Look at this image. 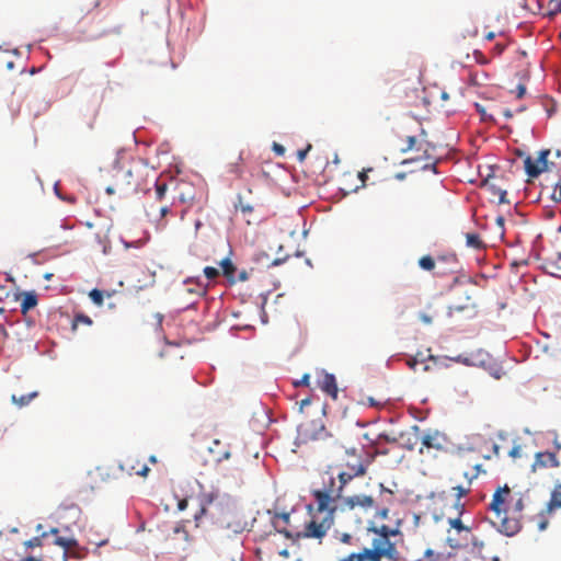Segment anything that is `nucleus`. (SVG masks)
I'll return each instance as SVG.
<instances>
[{"instance_id":"4be33fe9","label":"nucleus","mask_w":561,"mask_h":561,"mask_svg":"<svg viewBox=\"0 0 561 561\" xmlns=\"http://www.w3.org/2000/svg\"><path fill=\"white\" fill-rule=\"evenodd\" d=\"M419 266L424 271L432 272L436 266V262L431 255H424L419 259Z\"/></svg>"},{"instance_id":"de8ad7c7","label":"nucleus","mask_w":561,"mask_h":561,"mask_svg":"<svg viewBox=\"0 0 561 561\" xmlns=\"http://www.w3.org/2000/svg\"><path fill=\"white\" fill-rule=\"evenodd\" d=\"M310 402H311V401H310V399H309V398L302 399V400L300 401V403H299V404H300V407H299V411H300V412H302L304 408H305V407H307V405H309V404H310Z\"/></svg>"},{"instance_id":"2eb2a0df","label":"nucleus","mask_w":561,"mask_h":561,"mask_svg":"<svg viewBox=\"0 0 561 561\" xmlns=\"http://www.w3.org/2000/svg\"><path fill=\"white\" fill-rule=\"evenodd\" d=\"M347 504L352 508H355L356 506L363 507L365 510L374 508L375 507V501L369 495H354V496H351L347 500Z\"/></svg>"},{"instance_id":"2f4dec72","label":"nucleus","mask_w":561,"mask_h":561,"mask_svg":"<svg viewBox=\"0 0 561 561\" xmlns=\"http://www.w3.org/2000/svg\"><path fill=\"white\" fill-rule=\"evenodd\" d=\"M405 146L401 148L402 152L410 151L415 148L416 138L414 136H408L404 139Z\"/></svg>"},{"instance_id":"79ce46f5","label":"nucleus","mask_w":561,"mask_h":561,"mask_svg":"<svg viewBox=\"0 0 561 561\" xmlns=\"http://www.w3.org/2000/svg\"><path fill=\"white\" fill-rule=\"evenodd\" d=\"M389 514V510L387 507H382L377 511L376 515L382 519L387 518Z\"/></svg>"},{"instance_id":"bb28decb","label":"nucleus","mask_w":561,"mask_h":561,"mask_svg":"<svg viewBox=\"0 0 561 561\" xmlns=\"http://www.w3.org/2000/svg\"><path fill=\"white\" fill-rule=\"evenodd\" d=\"M220 265L222 267L224 274L227 277H232L233 276L236 268H234L232 262L229 259H224L220 262Z\"/></svg>"},{"instance_id":"e433bc0d","label":"nucleus","mask_w":561,"mask_h":561,"mask_svg":"<svg viewBox=\"0 0 561 561\" xmlns=\"http://www.w3.org/2000/svg\"><path fill=\"white\" fill-rule=\"evenodd\" d=\"M549 7L551 9V13L561 12V0H549Z\"/></svg>"},{"instance_id":"72a5a7b5","label":"nucleus","mask_w":561,"mask_h":561,"mask_svg":"<svg viewBox=\"0 0 561 561\" xmlns=\"http://www.w3.org/2000/svg\"><path fill=\"white\" fill-rule=\"evenodd\" d=\"M492 192L494 195H497L499 196V203L500 204H505V203H510L507 199H506V191L505 190H501V188H496L494 185H492Z\"/></svg>"},{"instance_id":"473e14b6","label":"nucleus","mask_w":561,"mask_h":561,"mask_svg":"<svg viewBox=\"0 0 561 561\" xmlns=\"http://www.w3.org/2000/svg\"><path fill=\"white\" fill-rule=\"evenodd\" d=\"M47 533L42 534L41 537H34L24 542L26 548H35L42 546V538L46 537Z\"/></svg>"},{"instance_id":"f3484780","label":"nucleus","mask_w":561,"mask_h":561,"mask_svg":"<svg viewBox=\"0 0 561 561\" xmlns=\"http://www.w3.org/2000/svg\"><path fill=\"white\" fill-rule=\"evenodd\" d=\"M185 284L188 285L186 288L187 293L197 295L199 297L205 296L207 293V285H204L199 280H193L191 278L185 280Z\"/></svg>"},{"instance_id":"c9c22d12","label":"nucleus","mask_w":561,"mask_h":561,"mask_svg":"<svg viewBox=\"0 0 561 561\" xmlns=\"http://www.w3.org/2000/svg\"><path fill=\"white\" fill-rule=\"evenodd\" d=\"M204 274H205V276H206L208 279L213 280V279H215V278L219 275V272H218V270H217L216 267H213V266H206V267L204 268Z\"/></svg>"},{"instance_id":"f8f14e48","label":"nucleus","mask_w":561,"mask_h":561,"mask_svg":"<svg viewBox=\"0 0 561 561\" xmlns=\"http://www.w3.org/2000/svg\"><path fill=\"white\" fill-rule=\"evenodd\" d=\"M447 445V438L445 435L434 432L425 434L422 437V447L420 453H423V449H435V450H445Z\"/></svg>"},{"instance_id":"774afa93","label":"nucleus","mask_w":561,"mask_h":561,"mask_svg":"<svg viewBox=\"0 0 561 561\" xmlns=\"http://www.w3.org/2000/svg\"><path fill=\"white\" fill-rule=\"evenodd\" d=\"M51 276H53V274H50V273H47L44 275L45 279H48V280L51 278Z\"/></svg>"},{"instance_id":"b1692460","label":"nucleus","mask_w":561,"mask_h":561,"mask_svg":"<svg viewBox=\"0 0 561 561\" xmlns=\"http://www.w3.org/2000/svg\"><path fill=\"white\" fill-rule=\"evenodd\" d=\"M55 545L64 548L65 550H70L77 546V541L73 538L56 537Z\"/></svg>"},{"instance_id":"c756f323","label":"nucleus","mask_w":561,"mask_h":561,"mask_svg":"<svg viewBox=\"0 0 561 561\" xmlns=\"http://www.w3.org/2000/svg\"><path fill=\"white\" fill-rule=\"evenodd\" d=\"M154 186H156V199L162 201L168 191V185L165 183L156 182Z\"/></svg>"},{"instance_id":"f257e3e1","label":"nucleus","mask_w":561,"mask_h":561,"mask_svg":"<svg viewBox=\"0 0 561 561\" xmlns=\"http://www.w3.org/2000/svg\"><path fill=\"white\" fill-rule=\"evenodd\" d=\"M489 508L496 517L492 524L501 534L511 537L520 530L524 501L520 495L513 502L512 491L506 484L494 492Z\"/></svg>"},{"instance_id":"680f3d73","label":"nucleus","mask_w":561,"mask_h":561,"mask_svg":"<svg viewBox=\"0 0 561 561\" xmlns=\"http://www.w3.org/2000/svg\"><path fill=\"white\" fill-rule=\"evenodd\" d=\"M100 4H101V0H95L94 4H93V8L96 9V8L100 7Z\"/></svg>"},{"instance_id":"58836bf2","label":"nucleus","mask_w":561,"mask_h":561,"mask_svg":"<svg viewBox=\"0 0 561 561\" xmlns=\"http://www.w3.org/2000/svg\"><path fill=\"white\" fill-rule=\"evenodd\" d=\"M476 108L480 113L481 118L483 121H493L494 119L492 115L486 114L485 110L480 104H476Z\"/></svg>"},{"instance_id":"6e6d98bb","label":"nucleus","mask_w":561,"mask_h":561,"mask_svg":"<svg viewBox=\"0 0 561 561\" xmlns=\"http://www.w3.org/2000/svg\"><path fill=\"white\" fill-rule=\"evenodd\" d=\"M396 179H398V180H404V179H405V173H397V174H396Z\"/></svg>"},{"instance_id":"7ed1b4c3","label":"nucleus","mask_w":561,"mask_h":561,"mask_svg":"<svg viewBox=\"0 0 561 561\" xmlns=\"http://www.w3.org/2000/svg\"><path fill=\"white\" fill-rule=\"evenodd\" d=\"M401 520L398 519L394 527L387 525L376 526L371 523L367 530L374 535L371 547L364 548L358 553H351L341 561H381L386 558L391 561L399 560V551L396 543L390 540L391 537L401 535Z\"/></svg>"},{"instance_id":"052dcab7","label":"nucleus","mask_w":561,"mask_h":561,"mask_svg":"<svg viewBox=\"0 0 561 561\" xmlns=\"http://www.w3.org/2000/svg\"><path fill=\"white\" fill-rule=\"evenodd\" d=\"M202 225H203V224H202V221H201V220H196V222H195V228H196V229H199V228L202 227Z\"/></svg>"},{"instance_id":"0eeeda50","label":"nucleus","mask_w":561,"mask_h":561,"mask_svg":"<svg viewBox=\"0 0 561 561\" xmlns=\"http://www.w3.org/2000/svg\"><path fill=\"white\" fill-rule=\"evenodd\" d=\"M119 469L128 476L139 477H147L150 471L147 463L136 454L125 456L119 463Z\"/></svg>"},{"instance_id":"37998d69","label":"nucleus","mask_w":561,"mask_h":561,"mask_svg":"<svg viewBox=\"0 0 561 561\" xmlns=\"http://www.w3.org/2000/svg\"><path fill=\"white\" fill-rule=\"evenodd\" d=\"M273 149L279 156L284 154V152H285L284 147L282 145H279V144H277V142H274Z\"/></svg>"},{"instance_id":"8fccbe9b","label":"nucleus","mask_w":561,"mask_h":561,"mask_svg":"<svg viewBox=\"0 0 561 561\" xmlns=\"http://www.w3.org/2000/svg\"><path fill=\"white\" fill-rule=\"evenodd\" d=\"M525 91H526V89H525L524 85H518V94H517V96L522 98L525 94Z\"/></svg>"},{"instance_id":"f704fd0d","label":"nucleus","mask_w":561,"mask_h":561,"mask_svg":"<svg viewBox=\"0 0 561 561\" xmlns=\"http://www.w3.org/2000/svg\"><path fill=\"white\" fill-rule=\"evenodd\" d=\"M551 198L557 203H561V180L554 184Z\"/></svg>"},{"instance_id":"603ef678","label":"nucleus","mask_w":561,"mask_h":561,"mask_svg":"<svg viewBox=\"0 0 561 561\" xmlns=\"http://www.w3.org/2000/svg\"><path fill=\"white\" fill-rule=\"evenodd\" d=\"M20 561H42L41 559H37L35 557H26V558H23L21 559Z\"/></svg>"},{"instance_id":"c85d7f7f","label":"nucleus","mask_w":561,"mask_h":561,"mask_svg":"<svg viewBox=\"0 0 561 561\" xmlns=\"http://www.w3.org/2000/svg\"><path fill=\"white\" fill-rule=\"evenodd\" d=\"M449 525L458 531H467L471 530L470 527L465 526L459 517L449 519Z\"/></svg>"},{"instance_id":"09e8293b","label":"nucleus","mask_w":561,"mask_h":561,"mask_svg":"<svg viewBox=\"0 0 561 561\" xmlns=\"http://www.w3.org/2000/svg\"><path fill=\"white\" fill-rule=\"evenodd\" d=\"M178 506L180 511H184L187 507V500H181Z\"/></svg>"},{"instance_id":"a211bd4d","label":"nucleus","mask_w":561,"mask_h":561,"mask_svg":"<svg viewBox=\"0 0 561 561\" xmlns=\"http://www.w3.org/2000/svg\"><path fill=\"white\" fill-rule=\"evenodd\" d=\"M462 476L465 479H467V486L456 485L453 488V490L456 492V496L458 499L466 496L470 492V485H471L472 479L476 478L474 474H470L467 471L463 472Z\"/></svg>"},{"instance_id":"cd10ccee","label":"nucleus","mask_w":561,"mask_h":561,"mask_svg":"<svg viewBox=\"0 0 561 561\" xmlns=\"http://www.w3.org/2000/svg\"><path fill=\"white\" fill-rule=\"evenodd\" d=\"M79 324L91 325L92 320L90 317L80 313L75 317L73 322H72V329L76 330Z\"/></svg>"},{"instance_id":"a19ab883","label":"nucleus","mask_w":561,"mask_h":561,"mask_svg":"<svg viewBox=\"0 0 561 561\" xmlns=\"http://www.w3.org/2000/svg\"><path fill=\"white\" fill-rule=\"evenodd\" d=\"M309 379H310V376L308 374H305L302 376L301 380L296 381L294 385L296 387H298V386H309Z\"/></svg>"},{"instance_id":"393cba45","label":"nucleus","mask_w":561,"mask_h":561,"mask_svg":"<svg viewBox=\"0 0 561 561\" xmlns=\"http://www.w3.org/2000/svg\"><path fill=\"white\" fill-rule=\"evenodd\" d=\"M89 297L91 298V300L93 301V304H95L96 306H102L103 305V301H104V293L100 289H92L90 293H89Z\"/></svg>"},{"instance_id":"338daca9","label":"nucleus","mask_w":561,"mask_h":561,"mask_svg":"<svg viewBox=\"0 0 561 561\" xmlns=\"http://www.w3.org/2000/svg\"><path fill=\"white\" fill-rule=\"evenodd\" d=\"M149 460H150V462H152V463H156V462H157V458H156V456H151V457L149 458Z\"/></svg>"},{"instance_id":"49530a36","label":"nucleus","mask_w":561,"mask_h":561,"mask_svg":"<svg viewBox=\"0 0 561 561\" xmlns=\"http://www.w3.org/2000/svg\"><path fill=\"white\" fill-rule=\"evenodd\" d=\"M240 209H241V211H242V213H244V214H245V213H252V211H253V207H252L251 205H249V204H247V205L241 204V205H240Z\"/></svg>"},{"instance_id":"aec40b11","label":"nucleus","mask_w":561,"mask_h":561,"mask_svg":"<svg viewBox=\"0 0 561 561\" xmlns=\"http://www.w3.org/2000/svg\"><path fill=\"white\" fill-rule=\"evenodd\" d=\"M241 164H242V156L238 154L237 157H234V159L232 161H230L227 164V172L237 178H240L243 172Z\"/></svg>"},{"instance_id":"13d9d810","label":"nucleus","mask_w":561,"mask_h":561,"mask_svg":"<svg viewBox=\"0 0 561 561\" xmlns=\"http://www.w3.org/2000/svg\"><path fill=\"white\" fill-rule=\"evenodd\" d=\"M493 450H494V454H495L496 456H499V455H500V447H499L497 445H494V446H493Z\"/></svg>"},{"instance_id":"a878e982","label":"nucleus","mask_w":561,"mask_h":561,"mask_svg":"<svg viewBox=\"0 0 561 561\" xmlns=\"http://www.w3.org/2000/svg\"><path fill=\"white\" fill-rule=\"evenodd\" d=\"M424 558L426 561H445L444 554L434 551L433 549H426L424 552Z\"/></svg>"},{"instance_id":"bf43d9fd","label":"nucleus","mask_w":561,"mask_h":561,"mask_svg":"<svg viewBox=\"0 0 561 561\" xmlns=\"http://www.w3.org/2000/svg\"><path fill=\"white\" fill-rule=\"evenodd\" d=\"M282 518L284 519L285 523H288L289 522V514H283Z\"/></svg>"},{"instance_id":"412c9836","label":"nucleus","mask_w":561,"mask_h":561,"mask_svg":"<svg viewBox=\"0 0 561 561\" xmlns=\"http://www.w3.org/2000/svg\"><path fill=\"white\" fill-rule=\"evenodd\" d=\"M466 244L469 248L481 250L485 248V244L481 240L478 233H466Z\"/></svg>"},{"instance_id":"39448f33","label":"nucleus","mask_w":561,"mask_h":561,"mask_svg":"<svg viewBox=\"0 0 561 561\" xmlns=\"http://www.w3.org/2000/svg\"><path fill=\"white\" fill-rule=\"evenodd\" d=\"M149 169L141 161H133L114 168L113 184L105 188L108 195L118 194L122 197L148 192L150 190Z\"/></svg>"},{"instance_id":"f03ea898","label":"nucleus","mask_w":561,"mask_h":561,"mask_svg":"<svg viewBox=\"0 0 561 561\" xmlns=\"http://www.w3.org/2000/svg\"><path fill=\"white\" fill-rule=\"evenodd\" d=\"M312 495L316 500L317 508L311 514V519L306 524L302 533H297L295 538H323L328 530L334 524L336 492H325L323 490H314ZM286 538L293 539L294 535L287 529L279 530Z\"/></svg>"},{"instance_id":"1a4fd4ad","label":"nucleus","mask_w":561,"mask_h":561,"mask_svg":"<svg viewBox=\"0 0 561 561\" xmlns=\"http://www.w3.org/2000/svg\"><path fill=\"white\" fill-rule=\"evenodd\" d=\"M300 435L305 440H323L331 436L321 420L302 424Z\"/></svg>"},{"instance_id":"4c0bfd02","label":"nucleus","mask_w":561,"mask_h":561,"mask_svg":"<svg viewBox=\"0 0 561 561\" xmlns=\"http://www.w3.org/2000/svg\"><path fill=\"white\" fill-rule=\"evenodd\" d=\"M508 455L514 459L522 457V446L520 445L513 446V448L508 451Z\"/></svg>"},{"instance_id":"864d4df0","label":"nucleus","mask_w":561,"mask_h":561,"mask_svg":"<svg viewBox=\"0 0 561 561\" xmlns=\"http://www.w3.org/2000/svg\"><path fill=\"white\" fill-rule=\"evenodd\" d=\"M495 37V33L494 32H489L486 35H485V39L486 41H492L494 39Z\"/></svg>"},{"instance_id":"5701e85b","label":"nucleus","mask_w":561,"mask_h":561,"mask_svg":"<svg viewBox=\"0 0 561 561\" xmlns=\"http://www.w3.org/2000/svg\"><path fill=\"white\" fill-rule=\"evenodd\" d=\"M548 506L550 510L561 507V484L552 491Z\"/></svg>"},{"instance_id":"7c9ffc66","label":"nucleus","mask_w":561,"mask_h":561,"mask_svg":"<svg viewBox=\"0 0 561 561\" xmlns=\"http://www.w3.org/2000/svg\"><path fill=\"white\" fill-rule=\"evenodd\" d=\"M380 488H381V493H380L381 501L383 503H392L393 492L391 490L385 488L382 484H380Z\"/></svg>"},{"instance_id":"4468645a","label":"nucleus","mask_w":561,"mask_h":561,"mask_svg":"<svg viewBox=\"0 0 561 561\" xmlns=\"http://www.w3.org/2000/svg\"><path fill=\"white\" fill-rule=\"evenodd\" d=\"M208 450L218 462L230 458L229 449L221 447V442L219 439H215L211 446L208 447Z\"/></svg>"},{"instance_id":"6e6552de","label":"nucleus","mask_w":561,"mask_h":561,"mask_svg":"<svg viewBox=\"0 0 561 561\" xmlns=\"http://www.w3.org/2000/svg\"><path fill=\"white\" fill-rule=\"evenodd\" d=\"M545 268L551 275L561 277V227L556 238L554 250L545 255Z\"/></svg>"},{"instance_id":"c03bdc74","label":"nucleus","mask_w":561,"mask_h":561,"mask_svg":"<svg viewBox=\"0 0 561 561\" xmlns=\"http://www.w3.org/2000/svg\"><path fill=\"white\" fill-rule=\"evenodd\" d=\"M169 211H170V208L168 205H163L159 208V215L161 218H163Z\"/></svg>"},{"instance_id":"ea45409f","label":"nucleus","mask_w":561,"mask_h":561,"mask_svg":"<svg viewBox=\"0 0 561 561\" xmlns=\"http://www.w3.org/2000/svg\"><path fill=\"white\" fill-rule=\"evenodd\" d=\"M310 149H311V145H308L306 149L299 150V151L297 152V158H298V161H299V162H302V161L306 159L307 153H308V151H309Z\"/></svg>"},{"instance_id":"6ab92c4d","label":"nucleus","mask_w":561,"mask_h":561,"mask_svg":"<svg viewBox=\"0 0 561 561\" xmlns=\"http://www.w3.org/2000/svg\"><path fill=\"white\" fill-rule=\"evenodd\" d=\"M38 396V392L37 391H33L31 393H27V394H21V396H16V394H12L11 397V401L22 408V407H25L32 400H34L35 398H37Z\"/></svg>"},{"instance_id":"0e129e2a","label":"nucleus","mask_w":561,"mask_h":561,"mask_svg":"<svg viewBox=\"0 0 561 561\" xmlns=\"http://www.w3.org/2000/svg\"><path fill=\"white\" fill-rule=\"evenodd\" d=\"M51 535L58 534V528H51L49 531Z\"/></svg>"},{"instance_id":"69168bd1","label":"nucleus","mask_w":561,"mask_h":561,"mask_svg":"<svg viewBox=\"0 0 561 561\" xmlns=\"http://www.w3.org/2000/svg\"><path fill=\"white\" fill-rule=\"evenodd\" d=\"M368 401L371 407L376 405V402L373 398H369Z\"/></svg>"},{"instance_id":"3c124183","label":"nucleus","mask_w":561,"mask_h":561,"mask_svg":"<svg viewBox=\"0 0 561 561\" xmlns=\"http://www.w3.org/2000/svg\"><path fill=\"white\" fill-rule=\"evenodd\" d=\"M503 115L506 117V118H512L513 117V113L511 110L506 108L503 111Z\"/></svg>"},{"instance_id":"9b49d317","label":"nucleus","mask_w":561,"mask_h":561,"mask_svg":"<svg viewBox=\"0 0 561 561\" xmlns=\"http://www.w3.org/2000/svg\"><path fill=\"white\" fill-rule=\"evenodd\" d=\"M438 357L432 354L425 355L423 352H417L415 356H410L407 359V365L413 371H417V366H422V371L426 373L431 370V365L427 362L436 365L438 363Z\"/></svg>"},{"instance_id":"9d476101","label":"nucleus","mask_w":561,"mask_h":561,"mask_svg":"<svg viewBox=\"0 0 561 561\" xmlns=\"http://www.w3.org/2000/svg\"><path fill=\"white\" fill-rule=\"evenodd\" d=\"M560 466L557 454L550 451H538L535 455V460L531 465V471L536 472L537 470L547 469V468H557Z\"/></svg>"},{"instance_id":"4d7b16f0","label":"nucleus","mask_w":561,"mask_h":561,"mask_svg":"<svg viewBox=\"0 0 561 561\" xmlns=\"http://www.w3.org/2000/svg\"><path fill=\"white\" fill-rule=\"evenodd\" d=\"M359 179H360V181H362L363 183H365V181H366V179H367V175H366L364 172H362V173H359Z\"/></svg>"},{"instance_id":"20e7f679","label":"nucleus","mask_w":561,"mask_h":561,"mask_svg":"<svg viewBox=\"0 0 561 561\" xmlns=\"http://www.w3.org/2000/svg\"><path fill=\"white\" fill-rule=\"evenodd\" d=\"M332 457L343 456L342 462L331 465L330 485L324 488L325 492H336V497L341 496L344 486L356 477H363L367 471V466L356 449L345 446H334L330 451Z\"/></svg>"},{"instance_id":"dca6fc26","label":"nucleus","mask_w":561,"mask_h":561,"mask_svg":"<svg viewBox=\"0 0 561 561\" xmlns=\"http://www.w3.org/2000/svg\"><path fill=\"white\" fill-rule=\"evenodd\" d=\"M21 312L26 314L31 309L37 306L38 299L34 291H26L22 294Z\"/></svg>"},{"instance_id":"e2e57ef3","label":"nucleus","mask_w":561,"mask_h":561,"mask_svg":"<svg viewBox=\"0 0 561 561\" xmlns=\"http://www.w3.org/2000/svg\"><path fill=\"white\" fill-rule=\"evenodd\" d=\"M495 48L499 50V53H502L504 49V46H501L500 44H496Z\"/></svg>"},{"instance_id":"5fc2aeb1","label":"nucleus","mask_w":561,"mask_h":561,"mask_svg":"<svg viewBox=\"0 0 561 561\" xmlns=\"http://www.w3.org/2000/svg\"><path fill=\"white\" fill-rule=\"evenodd\" d=\"M428 168H431L434 172H436V164H435V163H432V164H425V165L423 167V169H428Z\"/></svg>"},{"instance_id":"ddd939ff","label":"nucleus","mask_w":561,"mask_h":561,"mask_svg":"<svg viewBox=\"0 0 561 561\" xmlns=\"http://www.w3.org/2000/svg\"><path fill=\"white\" fill-rule=\"evenodd\" d=\"M319 387L327 394L336 399L337 397V386L335 377L331 374H324L322 379L319 381Z\"/></svg>"},{"instance_id":"a18cd8bd","label":"nucleus","mask_w":561,"mask_h":561,"mask_svg":"<svg viewBox=\"0 0 561 561\" xmlns=\"http://www.w3.org/2000/svg\"><path fill=\"white\" fill-rule=\"evenodd\" d=\"M420 319H421V321H422V322H424L425 324H430V323H432V318H431L428 314H426V313H421V314H420Z\"/></svg>"},{"instance_id":"423d86ee","label":"nucleus","mask_w":561,"mask_h":561,"mask_svg":"<svg viewBox=\"0 0 561 561\" xmlns=\"http://www.w3.org/2000/svg\"><path fill=\"white\" fill-rule=\"evenodd\" d=\"M550 154L549 149L540 150L537 158L527 156L524 160V168L528 176L537 178L542 172L549 170L548 157Z\"/></svg>"}]
</instances>
